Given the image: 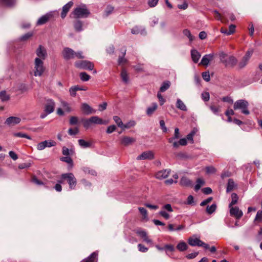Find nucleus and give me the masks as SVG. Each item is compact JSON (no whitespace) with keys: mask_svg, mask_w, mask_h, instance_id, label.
I'll return each instance as SVG.
<instances>
[{"mask_svg":"<svg viewBox=\"0 0 262 262\" xmlns=\"http://www.w3.org/2000/svg\"><path fill=\"white\" fill-rule=\"evenodd\" d=\"M90 14V12L84 4H81L74 9L71 15L75 18H86Z\"/></svg>","mask_w":262,"mask_h":262,"instance_id":"nucleus-1","label":"nucleus"},{"mask_svg":"<svg viewBox=\"0 0 262 262\" xmlns=\"http://www.w3.org/2000/svg\"><path fill=\"white\" fill-rule=\"evenodd\" d=\"M180 137V130L178 128L174 129V136L172 137L169 138L168 139L169 143L172 144L173 148H177L180 145L185 146L187 144V141L186 138H182L179 141H176L175 140L178 139Z\"/></svg>","mask_w":262,"mask_h":262,"instance_id":"nucleus-2","label":"nucleus"},{"mask_svg":"<svg viewBox=\"0 0 262 262\" xmlns=\"http://www.w3.org/2000/svg\"><path fill=\"white\" fill-rule=\"evenodd\" d=\"M45 70L43 66V62L39 58H35L34 60V75L35 76H40Z\"/></svg>","mask_w":262,"mask_h":262,"instance_id":"nucleus-3","label":"nucleus"},{"mask_svg":"<svg viewBox=\"0 0 262 262\" xmlns=\"http://www.w3.org/2000/svg\"><path fill=\"white\" fill-rule=\"evenodd\" d=\"M249 103L247 101L243 99L238 100L235 102L233 108L235 110H241L242 112L245 115H249L250 112L248 110Z\"/></svg>","mask_w":262,"mask_h":262,"instance_id":"nucleus-4","label":"nucleus"},{"mask_svg":"<svg viewBox=\"0 0 262 262\" xmlns=\"http://www.w3.org/2000/svg\"><path fill=\"white\" fill-rule=\"evenodd\" d=\"M62 180H67L71 190L74 189L77 184V180L72 173H63L61 176Z\"/></svg>","mask_w":262,"mask_h":262,"instance_id":"nucleus-5","label":"nucleus"},{"mask_svg":"<svg viewBox=\"0 0 262 262\" xmlns=\"http://www.w3.org/2000/svg\"><path fill=\"white\" fill-rule=\"evenodd\" d=\"M75 66L77 68L90 71L92 70L94 68L93 63L88 60L77 61L75 63Z\"/></svg>","mask_w":262,"mask_h":262,"instance_id":"nucleus-6","label":"nucleus"},{"mask_svg":"<svg viewBox=\"0 0 262 262\" xmlns=\"http://www.w3.org/2000/svg\"><path fill=\"white\" fill-rule=\"evenodd\" d=\"M55 102L53 99H48L46 100L44 106V112L47 114L53 113L55 110Z\"/></svg>","mask_w":262,"mask_h":262,"instance_id":"nucleus-7","label":"nucleus"},{"mask_svg":"<svg viewBox=\"0 0 262 262\" xmlns=\"http://www.w3.org/2000/svg\"><path fill=\"white\" fill-rule=\"evenodd\" d=\"M171 212L173 211V209L170 204H167L162 207V209L159 211V214L163 217L165 219L168 220L170 218V215L166 211Z\"/></svg>","mask_w":262,"mask_h":262,"instance_id":"nucleus-8","label":"nucleus"},{"mask_svg":"<svg viewBox=\"0 0 262 262\" xmlns=\"http://www.w3.org/2000/svg\"><path fill=\"white\" fill-rule=\"evenodd\" d=\"M253 50L252 49L247 51L243 57L242 59L239 63V67L240 68H244L248 63L249 59H250L252 55L253 54Z\"/></svg>","mask_w":262,"mask_h":262,"instance_id":"nucleus-9","label":"nucleus"},{"mask_svg":"<svg viewBox=\"0 0 262 262\" xmlns=\"http://www.w3.org/2000/svg\"><path fill=\"white\" fill-rule=\"evenodd\" d=\"M75 52L71 48H64L62 51L63 58L66 60H69L75 57Z\"/></svg>","mask_w":262,"mask_h":262,"instance_id":"nucleus-10","label":"nucleus"},{"mask_svg":"<svg viewBox=\"0 0 262 262\" xmlns=\"http://www.w3.org/2000/svg\"><path fill=\"white\" fill-rule=\"evenodd\" d=\"M135 141L136 139L133 137L122 136L120 138V144L124 146L131 145Z\"/></svg>","mask_w":262,"mask_h":262,"instance_id":"nucleus-11","label":"nucleus"},{"mask_svg":"<svg viewBox=\"0 0 262 262\" xmlns=\"http://www.w3.org/2000/svg\"><path fill=\"white\" fill-rule=\"evenodd\" d=\"M154 159V154L151 151H146L142 152L137 157L138 160H151Z\"/></svg>","mask_w":262,"mask_h":262,"instance_id":"nucleus-12","label":"nucleus"},{"mask_svg":"<svg viewBox=\"0 0 262 262\" xmlns=\"http://www.w3.org/2000/svg\"><path fill=\"white\" fill-rule=\"evenodd\" d=\"M36 54L37 56L36 58H39L43 61L46 59V57L47 56L46 49L41 45H39L38 48L37 49L36 51Z\"/></svg>","mask_w":262,"mask_h":262,"instance_id":"nucleus-13","label":"nucleus"},{"mask_svg":"<svg viewBox=\"0 0 262 262\" xmlns=\"http://www.w3.org/2000/svg\"><path fill=\"white\" fill-rule=\"evenodd\" d=\"M229 208L231 215L234 216L236 219L239 220L243 216V213L238 207H231Z\"/></svg>","mask_w":262,"mask_h":262,"instance_id":"nucleus-14","label":"nucleus"},{"mask_svg":"<svg viewBox=\"0 0 262 262\" xmlns=\"http://www.w3.org/2000/svg\"><path fill=\"white\" fill-rule=\"evenodd\" d=\"M20 121L21 119L20 118L12 116L8 118L6 120L5 123L8 126H14L16 124H19Z\"/></svg>","mask_w":262,"mask_h":262,"instance_id":"nucleus-15","label":"nucleus"},{"mask_svg":"<svg viewBox=\"0 0 262 262\" xmlns=\"http://www.w3.org/2000/svg\"><path fill=\"white\" fill-rule=\"evenodd\" d=\"M214 57L213 54H209L205 55L201 59L200 64H202L204 66H207L209 62L211 61Z\"/></svg>","mask_w":262,"mask_h":262,"instance_id":"nucleus-16","label":"nucleus"},{"mask_svg":"<svg viewBox=\"0 0 262 262\" xmlns=\"http://www.w3.org/2000/svg\"><path fill=\"white\" fill-rule=\"evenodd\" d=\"M81 109L82 112L86 115L95 113L96 111L93 110L89 104L83 103L81 104Z\"/></svg>","mask_w":262,"mask_h":262,"instance_id":"nucleus-17","label":"nucleus"},{"mask_svg":"<svg viewBox=\"0 0 262 262\" xmlns=\"http://www.w3.org/2000/svg\"><path fill=\"white\" fill-rule=\"evenodd\" d=\"M170 170L164 169L157 172L156 174V178L158 179H163L166 178L170 174Z\"/></svg>","mask_w":262,"mask_h":262,"instance_id":"nucleus-18","label":"nucleus"},{"mask_svg":"<svg viewBox=\"0 0 262 262\" xmlns=\"http://www.w3.org/2000/svg\"><path fill=\"white\" fill-rule=\"evenodd\" d=\"M137 233L143 239V241L147 244H152V241L148 237L147 233L143 230H139Z\"/></svg>","mask_w":262,"mask_h":262,"instance_id":"nucleus-19","label":"nucleus"},{"mask_svg":"<svg viewBox=\"0 0 262 262\" xmlns=\"http://www.w3.org/2000/svg\"><path fill=\"white\" fill-rule=\"evenodd\" d=\"M73 3L71 1L68 3L67 4H66L63 7H62V10L61 13V17L62 18H64L66 15L68 11H69L70 9L71 8V7L73 6Z\"/></svg>","mask_w":262,"mask_h":262,"instance_id":"nucleus-20","label":"nucleus"},{"mask_svg":"<svg viewBox=\"0 0 262 262\" xmlns=\"http://www.w3.org/2000/svg\"><path fill=\"white\" fill-rule=\"evenodd\" d=\"M51 16L52 15L49 13L42 15L38 19L36 25L39 26L46 24L49 20Z\"/></svg>","mask_w":262,"mask_h":262,"instance_id":"nucleus-21","label":"nucleus"},{"mask_svg":"<svg viewBox=\"0 0 262 262\" xmlns=\"http://www.w3.org/2000/svg\"><path fill=\"white\" fill-rule=\"evenodd\" d=\"M180 184L184 187H191L192 186V182L186 177H183L180 181Z\"/></svg>","mask_w":262,"mask_h":262,"instance_id":"nucleus-22","label":"nucleus"},{"mask_svg":"<svg viewBox=\"0 0 262 262\" xmlns=\"http://www.w3.org/2000/svg\"><path fill=\"white\" fill-rule=\"evenodd\" d=\"M237 61V59L235 57L230 56L227 58L226 61H225V64L226 66L233 67L236 64Z\"/></svg>","mask_w":262,"mask_h":262,"instance_id":"nucleus-23","label":"nucleus"},{"mask_svg":"<svg viewBox=\"0 0 262 262\" xmlns=\"http://www.w3.org/2000/svg\"><path fill=\"white\" fill-rule=\"evenodd\" d=\"M98 253L96 252L92 253L88 257L83 259L81 262H97Z\"/></svg>","mask_w":262,"mask_h":262,"instance_id":"nucleus-24","label":"nucleus"},{"mask_svg":"<svg viewBox=\"0 0 262 262\" xmlns=\"http://www.w3.org/2000/svg\"><path fill=\"white\" fill-rule=\"evenodd\" d=\"M91 122L93 124H106L107 122L103 120L101 118H99L97 116H94L90 117Z\"/></svg>","mask_w":262,"mask_h":262,"instance_id":"nucleus-25","label":"nucleus"},{"mask_svg":"<svg viewBox=\"0 0 262 262\" xmlns=\"http://www.w3.org/2000/svg\"><path fill=\"white\" fill-rule=\"evenodd\" d=\"M189 244L191 246H200L202 241L196 237H191L188 238V240Z\"/></svg>","mask_w":262,"mask_h":262,"instance_id":"nucleus-26","label":"nucleus"},{"mask_svg":"<svg viewBox=\"0 0 262 262\" xmlns=\"http://www.w3.org/2000/svg\"><path fill=\"white\" fill-rule=\"evenodd\" d=\"M191 56L193 61L194 63H197L201 55L196 50L192 49L191 51Z\"/></svg>","mask_w":262,"mask_h":262,"instance_id":"nucleus-27","label":"nucleus"},{"mask_svg":"<svg viewBox=\"0 0 262 262\" xmlns=\"http://www.w3.org/2000/svg\"><path fill=\"white\" fill-rule=\"evenodd\" d=\"M131 32L133 34H144L145 33V29L141 26H135L132 29Z\"/></svg>","mask_w":262,"mask_h":262,"instance_id":"nucleus-28","label":"nucleus"},{"mask_svg":"<svg viewBox=\"0 0 262 262\" xmlns=\"http://www.w3.org/2000/svg\"><path fill=\"white\" fill-rule=\"evenodd\" d=\"M176 106L179 110L183 111H187V110L186 105L180 99H177L176 102Z\"/></svg>","mask_w":262,"mask_h":262,"instance_id":"nucleus-29","label":"nucleus"},{"mask_svg":"<svg viewBox=\"0 0 262 262\" xmlns=\"http://www.w3.org/2000/svg\"><path fill=\"white\" fill-rule=\"evenodd\" d=\"M158 105L156 103H153L151 106L148 107L146 110V114L148 116L151 115L153 113L157 110Z\"/></svg>","mask_w":262,"mask_h":262,"instance_id":"nucleus-30","label":"nucleus"},{"mask_svg":"<svg viewBox=\"0 0 262 262\" xmlns=\"http://www.w3.org/2000/svg\"><path fill=\"white\" fill-rule=\"evenodd\" d=\"M2 5L7 7H12L16 4V0H0Z\"/></svg>","mask_w":262,"mask_h":262,"instance_id":"nucleus-31","label":"nucleus"},{"mask_svg":"<svg viewBox=\"0 0 262 262\" xmlns=\"http://www.w3.org/2000/svg\"><path fill=\"white\" fill-rule=\"evenodd\" d=\"M235 183L232 179H230L228 180L227 190L226 191L227 192H229L233 190L235 187Z\"/></svg>","mask_w":262,"mask_h":262,"instance_id":"nucleus-32","label":"nucleus"},{"mask_svg":"<svg viewBox=\"0 0 262 262\" xmlns=\"http://www.w3.org/2000/svg\"><path fill=\"white\" fill-rule=\"evenodd\" d=\"M177 248L180 251H184L187 249L188 246L185 242H181L178 244Z\"/></svg>","mask_w":262,"mask_h":262,"instance_id":"nucleus-33","label":"nucleus"},{"mask_svg":"<svg viewBox=\"0 0 262 262\" xmlns=\"http://www.w3.org/2000/svg\"><path fill=\"white\" fill-rule=\"evenodd\" d=\"M121 77L123 82H124L125 83H127L128 82L129 78L128 74L126 71L124 69L122 70L121 71Z\"/></svg>","mask_w":262,"mask_h":262,"instance_id":"nucleus-34","label":"nucleus"},{"mask_svg":"<svg viewBox=\"0 0 262 262\" xmlns=\"http://www.w3.org/2000/svg\"><path fill=\"white\" fill-rule=\"evenodd\" d=\"M196 184L194 186V190L195 191H198L205 183L204 181L201 178H199L196 180Z\"/></svg>","mask_w":262,"mask_h":262,"instance_id":"nucleus-35","label":"nucleus"},{"mask_svg":"<svg viewBox=\"0 0 262 262\" xmlns=\"http://www.w3.org/2000/svg\"><path fill=\"white\" fill-rule=\"evenodd\" d=\"M79 145L82 148H88L91 146V143L83 139H79L78 141Z\"/></svg>","mask_w":262,"mask_h":262,"instance_id":"nucleus-36","label":"nucleus"},{"mask_svg":"<svg viewBox=\"0 0 262 262\" xmlns=\"http://www.w3.org/2000/svg\"><path fill=\"white\" fill-rule=\"evenodd\" d=\"M60 160L66 162L70 164L69 168L71 169L73 167V160L72 159L69 157H62L60 158Z\"/></svg>","mask_w":262,"mask_h":262,"instance_id":"nucleus-37","label":"nucleus"},{"mask_svg":"<svg viewBox=\"0 0 262 262\" xmlns=\"http://www.w3.org/2000/svg\"><path fill=\"white\" fill-rule=\"evenodd\" d=\"M82 23L80 20H76L74 24L75 29L78 32L82 30Z\"/></svg>","mask_w":262,"mask_h":262,"instance_id":"nucleus-38","label":"nucleus"},{"mask_svg":"<svg viewBox=\"0 0 262 262\" xmlns=\"http://www.w3.org/2000/svg\"><path fill=\"white\" fill-rule=\"evenodd\" d=\"M231 199H232V200L229 205V207H233V205H234L237 203L238 199V197L236 193H233L231 194Z\"/></svg>","mask_w":262,"mask_h":262,"instance_id":"nucleus-39","label":"nucleus"},{"mask_svg":"<svg viewBox=\"0 0 262 262\" xmlns=\"http://www.w3.org/2000/svg\"><path fill=\"white\" fill-rule=\"evenodd\" d=\"M216 209V205L215 204H212L211 206H207L206 207V212L208 214H211L213 213Z\"/></svg>","mask_w":262,"mask_h":262,"instance_id":"nucleus-40","label":"nucleus"},{"mask_svg":"<svg viewBox=\"0 0 262 262\" xmlns=\"http://www.w3.org/2000/svg\"><path fill=\"white\" fill-rule=\"evenodd\" d=\"M0 99L2 101H6L10 99V97L5 91H3L0 92Z\"/></svg>","mask_w":262,"mask_h":262,"instance_id":"nucleus-41","label":"nucleus"},{"mask_svg":"<svg viewBox=\"0 0 262 262\" xmlns=\"http://www.w3.org/2000/svg\"><path fill=\"white\" fill-rule=\"evenodd\" d=\"M136 125V122L134 120H130L126 123L125 124L123 125L122 129L130 128Z\"/></svg>","mask_w":262,"mask_h":262,"instance_id":"nucleus-42","label":"nucleus"},{"mask_svg":"<svg viewBox=\"0 0 262 262\" xmlns=\"http://www.w3.org/2000/svg\"><path fill=\"white\" fill-rule=\"evenodd\" d=\"M170 86V82L169 81L164 82L161 85L160 91V92H164L166 91Z\"/></svg>","mask_w":262,"mask_h":262,"instance_id":"nucleus-43","label":"nucleus"},{"mask_svg":"<svg viewBox=\"0 0 262 262\" xmlns=\"http://www.w3.org/2000/svg\"><path fill=\"white\" fill-rule=\"evenodd\" d=\"M91 121V119L90 118L89 119H83L82 120L83 125L85 128L88 129L91 126L93 123Z\"/></svg>","mask_w":262,"mask_h":262,"instance_id":"nucleus-44","label":"nucleus"},{"mask_svg":"<svg viewBox=\"0 0 262 262\" xmlns=\"http://www.w3.org/2000/svg\"><path fill=\"white\" fill-rule=\"evenodd\" d=\"M139 210L140 213L143 216V219L147 220H148V215H147V211L146 209L143 207H139Z\"/></svg>","mask_w":262,"mask_h":262,"instance_id":"nucleus-45","label":"nucleus"},{"mask_svg":"<svg viewBox=\"0 0 262 262\" xmlns=\"http://www.w3.org/2000/svg\"><path fill=\"white\" fill-rule=\"evenodd\" d=\"M80 79L83 81H87L90 79V76L85 72H81L79 74Z\"/></svg>","mask_w":262,"mask_h":262,"instance_id":"nucleus-46","label":"nucleus"},{"mask_svg":"<svg viewBox=\"0 0 262 262\" xmlns=\"http://www.w3.org/2000/svg\"><path fill=\"white\" fill-rule=\"evenodd\" d=\"M113 120L115 122V123L117 124L118 126L122 128L123 123L121 121V119L120 117L117 116H115L113 117Z\"/></svg>","mask_w":262,"mask_h":262,"instance_id":"nucleus-47","label":"nucleus"},{"mask_svg":"<svg viewBox=\"0 0 262 262\" xmlns=\"http://www.w3.org/2000/svg\"><path fill=\"white\" fill-rule=\"evenodd\" d=\"M183 34L187 36L190 41H192L194 39V37L191 35L190 31L188 29H185L183 31Z\"/></svg>","mask_w":262,"mask_h":262,"instance_id":"nucleus-48","label":"nucleus"},{"mask_svg":"<svg viewBox=\"0 0 262 262\" xmlns=\"http://www.w3.org/2000/svg\"><path fill=\"white\" fill-rule=\"evenodd\" d=\"M126 54V50L124 49L122 52V57H119L118 58V63L119 64H123L126 62V60L124 58V56H125Z\"/></svg>","mask_w":262,"mask_h":262,"instance_id":"nucleus-49","label":"nucleus"},{"mask_svg":"<svg viewBox=\"0 0 262 262\" xmlns=\"http://www.w3.org/2000/svg\"><path fill=\"white\" fill-rule=\"evenodd\" d=\"M14 136L20 138H25L26 139H28L29 140H30L31 139V137L27 135L26 134L23 133H16L14 134Z\"/></svg>","mask_w":262,"mask_h":262,"instance_id":"nucleus-50","label":"nucleus"},{"mask_svg":"<svg viewBox=\"0 0 262 262\" xmlns=\"http://www.w3.org/2000/svg\"><path fill=\"white\" fill-rule=\"evenodd\" d=\"M254 221H258L259 222H262V211L261 210H258L257 212Z\"/></svg>","mask_w":262,"mask_h":262,"instance_id":"nucleus-51","label":"nucleus"},{"mask_svg":"<svg viewBox=\"0 0 262 262\" xmlns=\"http://www.w3.org/2000/svg\"><path fill=\"white\" fill-rule=\"evenodd\" d=\"M43 142L47 143L45 144L46 145V147H51L52 146H54L56 144V142L52 140H49V141L46 140V141H44Z\"/></svg>","mask_w":262,"mask_h":262,"instance_id":"nucleus-52","label":"nucleus"},{"mask_svg":"<svg viewBox=\"0 0 262 262\" xmlns=\"http://www.w3.org/2000/svg\"><path fill=\"white\" fill-rule=\"evenodd\" d=\"M46 143H47L44 142L43 141L39 143L37 145V149L38 150H42L44 149L46 147V145L45 144Z\"/></svg>","mask_w":262,"mask_h":262,"instance_id":"nucleus-53","label":"nucleus"},{"mask_svg":"<svg viewBox=\"0 0 262 262\" xmlns=\"http://www.w3.org/2000/svg\"><path fill=\"white\" fill-rule=\"evenodd\" d=\"M79 132V129L77 127H75L74 129L70 128L68 130V133L70 135H75Z\"/></svg>","mask_w":262,"mask_h":262,"instance_id":"nucleus-54","label":"nucleus"},{"mask_svg":"<svg viewBox=\"0 0 262 262\" xmlns=\"http://www.w3.org/2000/svg\"><path fill=\"white\" fill-rule=\"evenodd\" d=\"M202 77L206 81H209L210 80V75L208 72H205L202 74Z\"/></svg>","mask_w":262,"mask_h":262,"instance_id":"nucleus-55","label":"nucleus"},{"mask_svg":"<svg viewBox=\"0 0 262 262\" xmlns=\"http://www.w3.org/2000/svg\"><path fill=\"white\" fill-rule=\"evenodd\" d=\"M206 171L207 173H213L216 171V169L213 166L206 167Z\"/></svg>","mask_w":262,"mask_h":262,"instance_id":"nucleus-56","label":"nucleus"},{"mask_svg":"<svg viewBox=\"0 0 262 262\" xmlns=\"http://www.w3.org/2000/svg\"><path fill=\"white\" fill-rule=\"evenodd\" d=\"M61 104L67 112H70L71 111V108L67 102L61 101Z\"/></svg>","mask_w":262,"mask_h":262,"instance_id":"nucleus-57","label":"nucleus"},{"mask_svg":"<svg viewBox=\"0 0 262 262\" xmlns=\"http://www.w3.org/2000/svg\"><path fill=\"white\" fill-rule=\"evenodd\" d=\"M160 125L161 129L163 132L166 133L167 131V128L165 126V122L164 120H161L160 121Z\"/></svg>","mask_w":262,"mask_h":262,"instance_id":"nucleus-58","label":"nucleus"},{"mask_svg":"<svg viewBox=\"0 0 262 262\" xmlns=\"http://www.w3.org/2000/svg\"><path fill=\"white\" fill-rule=\"evenodd\" d=\"M158 1L159 0H148V5L150 7H154L157 5Z\"/></svg>","mask_w":262,"mask_h":262,"instance_id":"nucleus-59","label":"nucleus"},{"mask_svg":"<svg viewBox=\"0 0 262 262\" xmlns=\"http://www.w3.org/2000/svg\"><path fill=\"white\" fill-rule=\"evenodd\" d=\"M116 129V127L114 125H112L107 127L106 129V133L107 134L112 133Z\"/></svg>","mask_w":262,"mask_h":262,"instance_id":"nucleus-60","label":"nucleus"},{"mask_svg":"<svg viewBox=\"0 0 262 262\" xmlns=\"http://www.w3.org/2000/svg\"><path fill=\"white\" fill-rule=\"evenodd\" d=\"M78 123V118L75 116H72L70 119V124L71 125H75Z\"/></svg>","mask_w":262,"mask_h":262,"instance_id":"nucleus-61","label":"nucleus"},{"mask_svg":"<svg viewBox=\"0 0 262 262\" xmlns=\"http://www.w3.org/2000/svg\"><path fill=\"white\" fill-rule=\"evenodd\" d=\"M202 98L205 101H208L209 100V94L208 92H204L202 94Z\"/></svg>","mask_w":262,"mask_h":262,"instance_id":"nucleus-62","label":"nucleus"},{"mask_svg":"<svg viewBox=\"0 0 262 262\" xmlns=\"http://www.w3.org/2000/svg\"><path fill=\"white\" fill-rule=\"evenodd\" d=\"M139 250L141 252H146L148 250V248L145 247L144 245L139 244L138 245Z\"/></svg>","mask_w":262,"mask_h":262,"instance_id":"nucleus-63","label":"nucleus"},{"mask_svg":"<svg viewBox=\"0 0 262 262\" xmlns=\"http://www.w3.org/2000/svg\"><path fill=\"white\" fill-rule=\"evenodd\" d=\"M188 4L186 2H184L183 4L178 5V7L180 9L186 10L188 8Z\"/></svg>","mask_w":262,"mask_h":262,"instance_id":"nucleus-64","label":"nucleus"}]
</instances>
